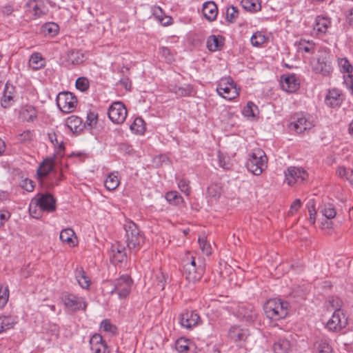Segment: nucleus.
I'll use <instances>...</instances> for the list:
<instances>
[{"label": "nucleus", "instance_id": "nucleus-39", "mask_svg": "<svg viewBox=\"0 0 353 353\" xmlns=\"http://www.w3.org/2000/svg\"><path fill=\"white\" fill-rule=\"evenodd\" d=\"M119 183L120 181L117 172L109 174L104 182L105 187L108 190H114L119 186Z\"/></svg>", "mask_w": 353, "mask_h": 353}, {"label": "nucleus", "instance_id": "nucleus-31", "mask_svg": "<svg viewBox=\"0 0 353 353\" xmlns=\"http://www.w3.org/2000/svg\"><path fill=\"white\" fill-rule=\"evenodd\" d=\"M295 46L299 52L313 54L315 51V43L312 41L300 39L295 43Z\"/></svg>", "mask_w": 353, "mask_h": 353}, {"label": "nucleus", "instance_id": "nucleus-4", "mask_svg": "<svg viewBox=\"0 0 353 353\" xmlns=\"http://www.w3.org/2000/svg\"><path fill=\"white\" fill-rule=\"evenodd\" d=\"M216 91L218 94L227 100H232L239 94V88L230 77L221 78L218 82Z\"/></svg>", "mask_w": 353, "mask_h": 353}, {"label": "nucleus", "instance_id": "nucleus-14", "mask_svg": "<svg viewBox=\"0 0 353 353\" xmlns=\"http://www.w3.org/2000/svg\"><path fill=\"white\" fill-rule=\"evenodd\" d=\"M347 325V318L343 310L334 311L326 323V328L331 332H339Z\"/></svg>", "mask_w": 353, "mask_h": 353}, {"label": "nucleus", "instance_id": "nucleus-45", "mask_svg": "<svg viewBox=\"0 0 353 353\" xmlns=\"http://www.w3.org/2000/svg\"><path fill=\"white\" fill-rule=\"evenodd\" d=\"M100 328L105 332L110 333L111 335H115L117 333V327L112 324L108 319L103 320L100 325Z\"/></svg>", "mask_w": 353, "mask_h": 353}, {"label": "nucleus", "instance_id": "nucleus-18", "mask_svg": "<svg viewBox=\"0 0 353 353\" xmlns=\"http://www.w3.org/2000/svg\"><path fill=\"white\" fill-rule=\"evenodd\" d=\"M236 313L241 320L247 323L254 322L257 317V313L254 306L250 304L239 306Z\"/></svg>", "mask_w": 353, "mask_h": 353}, {"label": "nucleus", "instance_id": "nucleus-11", "mask_svg": "<svg viewBox=\"0 0 353 353\" xmlns=\"http://www.w3.org/2000/svg\"><path fill=\"white\" fill-rule=\"evenodd\" d=\"M61 300L65 307L72 312L85 310L87 307L85 299L74 294L64 293L61 296Z\"/></svg>", "mask_w": 353, "mask_h": 353}, {"label": "nucleus", "instance_id": "nucleus-56", "mask_svg": "<svg viewBox=\"0 0 353 353\" xmlns=\"http://www.w3.org/2000/svg\"><path fill=\"white\" fill-rule=\"evenodd\" d=\"M165 199L170 203L172 204H176L182 200L181 196H180L176 191L167 192L165 194Z\"/></svg>", "mask_w": 353, "mask_h": 353}, {"label": "nucleus", "instance_id": "nucleus-23", "mask_svg": "<svg viewBox=\"0 0 353 353\" xmlns=\"http://www.w3.org/2000/svg\"><path fill=\"white\" fill-rule=\"evenodd\" d=\"M338 65L340 68V71L345 74V81L347 83H352L353 66L350 64V61L347 58H339Z\"/></svg>", "mask_w": 353, "mask_h": 353}, {"label": "nucleus", "instance_id": "nucleus-10", "mask_svg": "<svg viewBox=\"0 0 353 353\" xmlns=\"http://www.w3.org/2000/svg\"><path fill=\"white\" fill-rule=\"evenodd\" d=\"M54 161L53 159H47L44 160L39 165L37 170V175L40 179L46 178L49 173L53 172L54 174V181L52 180L50 185L54 186L57 185L59 181L61 180L62 173L59 172L58 174L54 170Z\"/></svg>", "mask_w": 353, "mask_h": 353}, {"label": "nucleus", "instance_id": "nucleus-36", "mask_svg": "<svg viewBox=\"0 0 353 353\" xmlns=\"http://www.w3.org/2000/svg\"><path fill=\"white\" fill-rule=\"evenodd\" d=\"M59 26L53 22H49L43 24L41 28V33L49 37H53L59 32Z\"/></svg>", "mask_w": 353, "mask_h": 353}, {"label": "nucleus", "instance_id": "nucleus-27", "mask_svg": "<svg viewBox=\"0 0 353 353\" xmlns=\"http://www.w3.org/2000/svg\"><path fill=\"white\" fill-rule=\"evenodd\" d=\"M110 259L115 264L122 263L126 259L125 249L120 248L119 245H112L111 248Z\"/></svg>", "mask_w": 353, "mask_h": 353}, {"label": "nucleus", "instance_id": "nucleus-29", "mask_svg": "<svg viewBox=\"0 0 353 353\" xmlns=\"http://www.w3.org/2000/svg\"><path fill=\"white\" fill-rule=\"evenodd\" d=\"M223 38L221 36L211 35L206 42V46L210 51L215 52L220 50L223 46Z\"/></svg>", "mask_w": 353, "mask_h": 353}, {"label": "nucleus", "instance_id": "nucleus-22", "mask_svg": "<svg viewBox=\"0 0 353 353\" xmlns=\"http://www.w3.org/2000/svg\"><path fill=\"white\" fill-rule=\"evenodd\" d=\"M343 101V97L337 89L329 90L325 99V104L332 108L340 106Z\"/></svg>", "mask_w": 353, "mask_h": 353}, {"label": "nucleus", "instance_id": "nucleus-2", "mask_svg": "<svg viewBox=\"0 0 353 353\" xmlns=\"http://www.w3.org/2000/svg\"><path fill=\"white\" fill-rule=\"evenodd\" d=\"M124 230L128 248L132 252H137L144 243V235L141 232L137 225L131 221L125 222Z\"/></svg>", "mask_w": 353, "mask_h": 353}, {"label": "nucleus", "instance_id": "nucleus-58", "mask_svg": "<svg viewBox=\"0 0 353 353\" xmlns=\"http://www.w3.org/2000/svg\"><path fill=\"white\" fill-rule=\"evenodd\" d=\"M178 186L181 191L186 195H188L190 193V183L188 180L181 179L178 182Z\"/></svg>", "mask_w": 353, "mask_h": 353}, {"label": "nucleus", "instance_id": "nucleus-55", "mask_svg": "<svg viewBox=\"0 0 353 353\" xmlns=\"http://www.w3.org/2000/svg\"><path fill=\"white\" fill-rule=\"evenodd\" d=\"M329 305L334 311L341 310L343 306L342 300L338 296H331L328 299Z\"/></svg>", "mask_w": 353, "mask_h": 353}, {"label": "nucleus", "instance_id": "nucleus-43", "mask_svg": "<svg viewBox=\"0 0 353 353\" xmlns=\"http://www.w3.org/2000/svg\"><path fill=\"white\" fill-rule=\"evenodd\" d=\"M223 192L222 185L220 183H214L211 184L207 190L208 195L210 197L217 199L219 198Z\"/></svg>", "mask_w": 353, "mask_h": 353}, {"label": "nucleus", "instance_id": "nucleus-42", "mask_svg": "<svg viewBox=\"0 0 353 353\" xmlns=\"http://www.w3.org/2000/svg\"><path fill=\"white\" fill-rule=\"evenodd\" d=\"M242 7L250 12H256L261 10V4L259 0H242Z\"/></svg>", "mask_w": 353, "mask_h": 353}, {"label": "nucleus", "instance_id": "nucleus-28", "mask_svg": "<svg viewBox=\"0 0 353 353\" xmlns=\"http://www.w3.org/2000/svg\"><path fill=\"white\" fill-rule=\"evenodd\" d=\"M59 238L62 242L68 244L70 247H74L77 244V236L71 228L62 230Z\"/></svg>", "mask_w": 353, "mask_h": 353}, {"label": "nucleus", "instance_id": "nucleus-61", "mask_svg": "<svg viewBox=\"0 0 353 353\" xmlns=\"http://www.w3.org/2000/svg\"><path fill=\"white\" fill-rule=\"evenodd\" d=\"M301 206V201L299 199H295L290 205L289 214L293 215Z\"/></svg>", "mask_w": 353, "mask_h": 353}, {"label": "nucleus", "instance_id": "nucleus-19", "mask_svg": "<svg viewBox=\"0 0 353 353\" xmlns=\"http://www.w3.org/2000/svg\"><path fill=\"white\" fill-rule=\"evenodd\" d=\"M249 330L239 325L230 327L228 332L229 338L236 343H241L246 341L249 336Z\"/></svg>", "mask_w": 353, "mask_h": 353}, {"label": "nucleus", "instance_id": "nucleus-3", "mask_svg": "<svg viewBox=\"0 0 353 353\" xmlns=\"http://www.w3.org/2000/svg\"><path fill=\"white\" fill-rule=\"evenodd\" d=\"M268 157L261 149L257 148L250 154L246 163L248 170L254 175H260L267 168Z\"/></svg>", "mask_w": 353, "mask_h": 353}, {"label": "nucleus", "instance_id": "nucleus-20", "mask_svg": "<svg viewBox=\"0 0 353 353\" xmlns=\"http://www.w3.org/2000/svg\"><path fill=\"white\" fill-rule=\"evenodd\" d=\"M90 345L94 353H110V348L99 334H94L90 340Z\"/></svg>", "mask_w": 353, "mask_h": 353}, {"label": "nucleus", "instance_id": "nucleus-60", "mask_svg": "<svg viewBox=\"0 0 353 353\" xmlns=\"http://www.w3.org/2000/svg\"><path fill=\"white\" fill-rule=\"evenodd\" d=\"M97 115L93 112H90L88 114L86 123L88 125L92 128L94 125L97 124Z\"/></svg>", "mask_w": 353, "mask_h": 353}, {"label": "nucleus", "instance_id": "nucleus-26", "mask_svg": "<svg viewBox=\"0 0 353 353\" xmlns=\"http://www.w3.org/2000/svg\"><path fill=\"white\" fill-rule=\"evenodd\" d=\"M19 117L23 121L31 122L37 117V112L33 106L24 105L20 110Z\"/></svg>", "mask_w": 353, "mask_h": 353}, {"label": "nucleus", "instance_id": "nucleus-34", "mask_svg": "<svg viewBox=\"0 0 353 353\" xmlns=\"http://www.w3.org/2000/svg\"><path fill=\"white\" fill-rule=\"evenodd\" d=\"M274 353H289L291 350L290 342L285 339H280L273 345Z\"/></svg>", "mask_w": 353, "mask_h": 353}, {"label": "nucleus", "instance_id": "nucleus-53", "mask_svg": "<svg viewBox=\"0 0 353 353\" xmlns=\"http://www.w3.org/2000/svg\"><path fill=\"white\" fill-rule=\"evenodd\" d=\"M219 165L223 169H229L231 166L230 157L220 151L217 154Z\"/></svg>", "mask_w": 353, "mask_h": 353}, {"label": "nucleus", "instance_id": "nucleus-15", "mask_svg": "<svg viewBox=\"0 0 353 353\" xmlns=\"http://www.w3.org/2000/svg\"><path fill=\"white\" fill-rule=\"evenodd\" d=\"M331 24V19L329 17L319 15L316 17L313 25V33L317 37H321L327 32Z\"/></svg>", "mask_w": 353, "mask_h": 353}, {"label": "nucleus", "instance_id": "nucleus-16", "mask_svg": "<svg viewBox=\"0 0 353 353\" xmlns=\"http://www.w3.org/2000/svg\"><path fill=\"white\" fill-rule=\"evenodd\" d=\"M200 319L199 314L194 311L186 310L179 315L181 325L187 329H192L197 325Z\"/></svg>", "mask_w": 353, "mask_h": 353}, {"label": "nucleus", "instance_id": "nucleus-12", "mask_svg": "<svg viewBox=\"0 0 353 353\" xmlns=\"http://www.w3.org/2000/svg\"><path fill=\"white\" fill-rule=\"evenodd\" d=\"M108 115L114 123L121 124L126 119L127 109L122 102L116 101L109 107Z\"/></svg>", "mask_w": 353, "mask_h": 353}, {"label": "nucleus", "instance_id": "nucleus-46", "mask_svg": "<svg viewBox=\"0 0 353 353\" xmlns=\"http://www.w3.org/2000/svg\"><path fill=\"white\" fill-rule=\"evenodd\" d=\"M318 353H332V347L326 340H321L316 343Z\"/></svg>", "mask_w": 353, "mask_h": 353}, {"label": "nucleus", "instance_id": "nucleus-30", "mask_svg": "<svg viewBox=\"0 0 353 353\" xmlns=\"http://www.w3.org/2000/svg\"><path fill=\"white\" fill-rule=\"evenodd\" d=\"M27 5L32 9V14L35 18H39L46 14V7L42 1L29 0Z\"/></svg>", "mask_w": 353, "mask_h": 353}, {"label": "nucleus", "instance_id": "nucleus-52", "mask_svg": "<svg viewBox=\"0 0 353 353\" xmlns=\"http://www.w3.org/2000/svg\"><path fill=\"white\" fill-rule=\"evenodd\" d=\"M75 85L77 89L81 92L87 91L90 87L89 80L84 77H79L76 81Z\"/></svg>", "mask_w": 353, "mask_h": 353}, {"label": "nucleus", "instance_id": "nucleus-21", "mask_svg": "<svg viewBox=\"0 0 353 353\" xmlns=\"http://www.w3.org/2000/svg\"><path fill=\"white\" fill-rule=\"evenodd\" d=\"M202 268L193 267L192 265H183V274L189 282L194 283L202 277Z\"/></svg>", "mask_w": 353, "mask_h": 353}, {"label": "nucleus", "instance_id": "nucleus-7", "mask_svg": "<svg viewBox=\"0 0 353 353\" xmlns=\"http://www.w3.org/2000/svg\"><path fill=\"white\" fill-rule=\"evenodd\" d=\"M284 174L285 181L290 186L301 183L308 178L307 172L302 167H288Z\"/></svg>", "mask_w": 353, "mask_h": 353}, {"label": "nucleus", "instance_id": "nucleus-24", "mask_svg": "<svg viewBox=\"0 0 353 353\" xmlns=\"http://www.w3.org/2000/svg\"><path fill=\"white\" fill-rule=\"evenodd\" d=\"M203 14L204 17L210 21H213L216 19L218 8L213 1H208L203 5Z\"/></svg>", "mask_w": 353, "mask_h": 353}, {"label": "nucleus", "instance_id": "nucleus-59", "mask_svg": "<svg viewBox=\"0 0 353 353\" xmlns=\"http://www.w3.org/2000/svg\"><path fill=\"white\" fill-rule=\"evenodd\" d=\"M254 108H256V107L255 106V105L252 102L249 101L247 103L246 107H245V108L243 110L244 114L246 117H254L255 113H254V111L253 110Z\"/></svg>", "mask_w": 353, "mask_h": 353}, {"label": "nucleus", "instance_id": "nucleus-1", "mask_svg": "<svg viewBox=\"0 0 353 353\" xmlns=\"http://www.w3.org/2000/svg\"><path fill=\"white\" fill-rule=\"evenodd\" d=\"M266 316L272 321L285 318L289 311V303L279 299H271L263 306Z\"/></svg>", "mask_w": 353, "mask_h": 353}, {"label": "nucleus", "instance_id": "nucleus-57", "mask_svg": "<svg viewBox=\"0 0 353 353\" xmlns=\"http://www.w3.org/2000/svg\"><path fill=\"white\" fill-rule=\"evenodd\" d=\"M172 92H174L179 97H185L190 94L191 90L189 87H176L175 86Z\"/></svg>", "mask_w": 353, "mask_h": 353}, {"label": "nucleus", "instance_id": "nucleus-62", "mask_svg": "<svg viewBox=\"0 0 353 353\" xmlns=\"http://www.w3.org/2000/svg\"><path fill=\"white\" fill-rule=\"evenodd\" d=\"M21 187L28 192H32L34 188V182L30 179H26L23 181Z\"/></svg>", "mask_w": 353, "mask_h": 353}, {"label": "nucleus", "instance_id": "nucleus-48", "mask_svg": "<svg viewBox=\"0 0 353 353\" xmlns=\"http://www.w3.org/2000/svg\"><path fill=\"white\" fill-rule=\"evenodd\" d=\"M266 41V37L261 32H256L252 34L250 39L251 43L253 46L259 47Z\"/></svg>", "mask_w": 353, "mask_h": 353}, {"label": "nucleus", "instance_id": "nucleus-64", "mask_svg": "<svg viewBox=\"0 0 353 353\" xmlns=\"http://www.w3.org/2000/svg\"><path fill=\"white\" fill-rule=\"evenodd\" d=\"M10 214L7 211H0V228L10 218Z\"/></svg>", "mask_w": 353, "mask_h": 353}, {"label": "nucleus", "instance_id": "nucleus-17", "mask_svg": "<svg viewBox=\"0 0 353 353\" xmlns=\"http://www.w3.org/2000/svg\"><path fill=\"white\" fill-rule=\"evenodd\" d=\"M281 85L284 91L294 92L299 90L300 81L294 74H284L281 77Z\"/></svg>", "mask_w": 353, "mask_h": 353}, {"label": "nucleus", "instance_id": "nucleus-5", "mask_svg": "<svg viewBox=\"0 0 353 353\" xmlns=\"http://www.w3.org/2000/svg\"><path fill=\"white\" fill-rule=\"evenodd\" d=\"M331 54L327 50L319 51L315 61L312 63V71L323 76H328L332 72Z\"/></svg>", "mask_w": 353, "mask_h": 353}, {"label": "nucleus", "instance_id": "nucleus-9", "mask_svg": "<svg viewBox=\"0 0 353 353\" xmlns=\"http://www.w3.org/2000/svg\"><path fill=\"white\" fill-rule=\"evenodd\" d=\"M312 127V123L302 112H296L291 117L289 128L298 134L303 133Z\"/></svg>", "mask_w": 353, "mask_h": 353}, {"label": "nucleus", "instance_id": "nucleus-54", "mask_svg": "<svg viewBox=\"0 0 353 353\" xmlns=\"http://www.w3.org/2000/svg\"><path fill=\"white\" fill-rule=\"evenodd\" d=\"M322 214L328 219H334L336 214V210L332 204L325 205L322 210Z\"/></svg>", "mask_w": 353, "mask_h": 353}, {"label": "nucleus", "instance_id": "nucleus-25", "mask_svg": "<svg viewBox=\"0 0 353 353\" xmlns=\"http://www.w3.org/2000/svg\"><path fill=\"white\" fill-rule=\"evenodd\" d=\"M14 88L9 85L8 83L5 85L3 95L1 100V104L4 108L10 107L14 101Z\"/></svg>", "mask_w": 353, "mask_h": 353}, {"label": "nucleus", "instance_id": "nucleus-44", "mask_svg": "<svg viewBox=\"0 0 353 353\" xmlns=\"http://www.w3.org/2000/svg\"><path fill=\"white\" fill-rule=\"evenodd\" d=\"M336 174L350 182L353 181V170L347 169L344 166H339L336 170Z\"/></svg>", "mask_w": 353, "mask_h": 353}, {"label": "nucleus", "instance_id": "nucleus-6", "mask_svg": "<svg viewBox=\"0 0 353 353\" xmlns=\"http://www.w3.org/2000/svg\"><path fill=\"white\" fill-rule=\"evenodd\" d=\"M56 199L50 193H38L34 199H32L30 210H31L32 205L39 207L41 210L47 212H53L57 209Z\"/></svg>", "mask_w": 353, "mask_h": 353}, {"label": "nucleus", "instance_id": "nucleus-63", "mask_svg": "<svg viewBox=\"0 0 353 353\" xmlns=\"http://www.w3.org/2000/svg\"><path fill=\"white\" fill-rule=\"evenodd\" d=\"M160 52L163 57L165 58L168 61H171L172 60V57L170 54V49L166 47H162L160 49Z\"/></svg>", "mask_w": 353, "mask_h": 353}, {"label": "nucleus", "instance_id": "nucleus-47", "mask_svg": "<svg viewBox=\"0 0 353 353\" xmlns=\"http://www.w3.org/2000/svg\"><path fill=\"white\" fill-rule=\"evenodd\" d=\"M239 14L238 8L232 6L226 10V20L230 23H234L239 17Z\"/></svg>", "mask_w": 353, "mask_h": 353}, {"label": "nucleus", "instance_id": "nucleus-50", "mask_svg": "<svg viewBox=\"0 0 353 353\" xmlns=\"http://www.w3.org/2000/svg\"><path fill=\"white\" fill-rule=\"evenodd\" d=\"M9 299V290L8 286L0 285V308L3 307Z\"/></svg>", "mask_w": 353, "mask_h": 353}, {"label": "nucleus", "instance_id": "nucleus-35", "mask_svg": "<svg viewBox=\"0 0 353 353\" xmlns=\"http://www.w3.org/2000/svg\"><path fill=\"white\" fill-rule=\"evenodd\" d=\"M66 125L74 132H80L83 130L81 119L77 116L72 115L66 119Z\"/></svg>", "mask_w": 353, "mask_h": 353}, {"label": "nucleus", "instance_id": "nucleus-33", "mask_svg": "<svg viewBox=\"0 0 353 353\" xmlns=\"http://www.w3.org/2000/svg\"><path fill=\"white\" fill-rule=\"evenodd\" d=\"M17 323V317L14 316H0V334L13 328Z\"/></svg>", "mask_w": 353, "mask_h": 353}, {"label": "nucleus", "instance_id": "nucleus-37", "mask_svg": "<svg viewBox=\"0 0 353 353\" xmlns=\"http://www.w3.org/2000/svg\"><path fill=\"white\" fill-rule=\"evenodd\" d=\"M46 61L41 54L38 52L33 53L30 59L29 65L33 70H37L45 66Z\"/></svg>", "mask_w": 353, "mask_h": 353}, {"label": "nucleus", "instance_id": "nucleus-41", "mask_svg": "<svg viewBox=\"0 0 353 353\" xmlns=\"http://www.w3.org/2000/svg\"><path fill=\"white\" fill-rule=\"evenodd\" d=\"M131 131L137 134H143L145 132V122L141 117H137L130 125Z\"/></svg>", "mask_w": 353, "mask_h": 353}, {"label": "nucleus", "instance_id": "nucleus-40", "mask_svg": "<svg viewBox=\"0 0 353 353\" xmlns=\"http://www.w3.org/2000/svg\"><path fill=\"white\" fill-rule=\"evenodd\" d=\"M48 138L50 142L54 145V147H57L56 148L57 154L63 157L65 151V146L63 141H59L57 139V135L56 133H49Z\"/></svg>", "mask_w": 353, "mask_h": 353}, {"label": "nucleus", "instance_id": "nucleus-8", "mask_svg": "<svg viewBox=\"0 0 353 353\" xmlns=\"http://www.w3.org/2000/svg\"><path fill=\"white\" fill-rule=\"evenodd\" d=\"M57 104L60 110L64 113L72 112L77 106V97L69 92H63L57 97Z\"/></svg>", "mask_w": 353, "mask_h": 353}, {"label": "nucleus", "instance_id": "nucleus-13", "mask_svg": "<svg viewBox=\"0 0 353 353\" xmlns=\"http://www.w3.org/2000/svg\"><path fill=\"white\" fill-rule=\"evenodd\" d=\"M132 279L128 275H122L114 281V288L112 294H117L120 299L125 298L130 293Z\"/></svg>", "mask_w": 353, "mask_h": 353}, {"label": "nucleus", "instance_id": "nucleus-32", "mask_svg": "<svg viewBox=\"0 0 353 353\" xmlns=\"http://www.w3.org/2000/svg\"><path fill=\"white\" fill-rule=\"evenodd\" d=\"M75 278L82 288L88 289L90 288L91 281L87 276L83 268L79 267L75 270Z\"/></svg>", "mask_w": 353, "mask_h": 353}, {"label": "nucleus", "instance_id": "nucleus-49", "mask_svg": "<svg viewBox=\"0 0 353 353\" xmlns=\"http://www.w3.org/2000/svg\"><path fill=\"white\" fill-rule=\"evenodd\" d=\"M175 348L179 353H186L190 349L189 341L181 338L176 341Z\"/></svg>", "mask_w": 353, "mask_h": 353}, {"label": "nucleus", "instance_id": "nucleus-51", "mask_svg": "<svg viewBox=\"0 0 353 353\" xmlns=\"http://www.w3.org/2000/svg\"><path fill=\"white\" fill-rule=\"evenodd\" d=\"M200 249L202 252L206 255H210L212 253V248L210 244L207 242L204 236H199L198 239Z\"/></svg>", "mask_w": 353, "mask_h": 353}, {"label": "nucleus", "instance_id": "nucleus-38", "mask_svg": "<svg viewBox=\"0 0 353 353\" xmlns=\"http://www.w3.org/2000/svg\"><path fill=\"white\" fill-rule=\"evenodd\" d=\"M85 60L84 54L78 50H70L67 56V61L72 65H79L82 63Z\"/></svg>", "mask_w": 353, "mask_h": 353}]
</instances>
